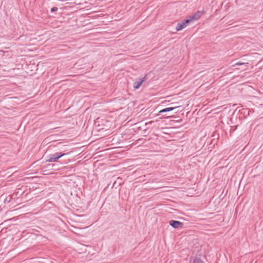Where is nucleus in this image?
Returning a JSON list of instances; mask_svg holds the SVG:
<instances>
[{"instance_id":"f257e3e1","label":"nucleus","mask_w":263,"mask_h":263,"mask_svg":"<svg viewBox=\"0 0 263 263\" xmlns=\"http://www.w3.org/2000/svg\"><path fill=\"white\" fill-rule=\"evenodd\" d=\"M66 154L62 153L61 152L55 153L54 154H50L49 155L48 159L47 160V162H57L58 160L61 158L62 157L65 155Z\"/></svg>"},{"instance_id":"f03ea898","label":"nucleus","mask_w":263,"mask_h":263,"mask_svg":"<svg viewBox=\"0 0 263 263\" xmlns=\"http://www.w3.org/2000/svg\"><path fill=\"white\" fill-rule=\"evenodd\" d=\"M147 80V79L146 78V76L144 77H142L140 78L137 79L136 80V81L134 83V87L135 89H137L140 87L142 83L146 81Z\"/></svg>"},{"instance_id":"7ed1b4c3","label":"nucleus","mask_w":263,"mask_h":263,"mask_svg":"<svg viewBox=\"0 0 263 263\" xmlns=\"http://www.w3.org/2000/svg\"><path fill=\"white\" fill-rule=\"evenodd\" d=\"M190 22L189 20L187 19L178 23L176 27V31H180L185 28Z\"/></svg>"},{"instance_id":"20e7f679","label":"nucleus","mask_w":263,"mask_h":263,"mask_svg":"<svg viewBox=\"0 0 263 263\" xmlns=\"http://www.w3.org/2000/svg\"><path fill=\"white\" fill-rule=\"evenodd\" d=\"M203 11H198L196 13H195L193 15L190 16L189 21L190 22H192L195 20H198L201 15L203 14Z\"/></svg>"},{"instance_id":"39448f33","label":"nucleus","mask_w":263,"mask_h":263,"mask_svg":"<svg viewBox=\"0 0 263 263\" xmlns=\"http://www.w3.org/2000/svg\"><path fill=\"white\" fill-rule=\"evenodd\" d=\"M170 226L175 229H178L183 226V223L179 221L171 220L169 221Z\"/></svg>"},{"instance_id":"423d86ee","label":"nucleus","mask_w":263,"mask_h":263,"mask_svg":"<svg viewBox=\"0 0 263 263\" xmlns=\"http://www.w3.org/2000/svg\"><path fill=\"white\" fill-rule=\"evenodd\" d=\"M178 107V106L167 107V108H164V109L161 110L160 111H159V112L161 114V113H163V112L170 111L173 110L174 109H175Z\"/></svg>"},{"instance_id":"0eeeda50","label":"nucleus","mask_w":263,"mask_h":263,"mask_svg":"<svg viewBox=\"0 0 263 263\" xmlns=\"http://www.w3.org/2000/svg\"><path fill=\"white\" fill-rule=\"evenodd\" d=\"M191 263H203L200 258H194L191 260Z\"/></svg>"},{"instance_id":"6e6552de","label":"nucleus","mask_w":263,"mask_h":263,"mask_svg":"<svg viewBox=\"0 0 263 263\" xmlns=\"http://www.w3.org/2000/svg\"><path fill=\"white\" fill-rule=\"evenodd\" d=\"M248 63H240V62H237L235 64L233 65L232 66H235L237 65H247Z\"/></svg>"},{"instance_id":"1a4fd4ad","label":"nucleus","mask_w":263,"mask_h":263,"mask_svg":"<svg viewBox=\"0 0 263 263\" xmlns=\"http://www.w3.org/2000/svg\"><path fill=\"white\" fill-rule=\"evenodd\" d=\"M57 10H58V8L56 7H54L51 8V12H53L57 11Z\"/></svg>"}]
</instances>
